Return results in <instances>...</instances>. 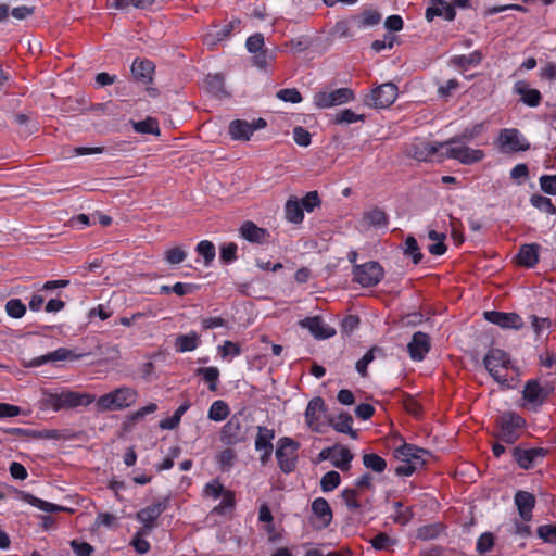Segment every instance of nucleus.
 <instances>
[{
  "label": "nucleus",
  "mask_w": 556,
  "mask_h": 556,
  "mask_svg": "<svg viewBox=\"0 0 556 556\" xmlns=\"http://www.w3.org/2000/svg\"><path fill=\"white\" fill-rule=\"evenodd\" d=\"M538 535L544 542L556 544V526L544 525L538 528Z\"/></svg>",
  "instance_id": "69168bd1"
},
{
  "label": "nucleus",
  "mask_w": 556,
  "mask_h": 556,
  "mask_svg": "<svg viewBox=\"0 0 556 556\" xmlns=\"http://www.w3.org/2000/svg\"><path fill=\"white\" fill-rule=\"evenodd\" d=\"M304 328H307L309 332L317 339H327L334 334V330L325 326L319 317H307L301 321Z\"/></svg>",
  "instance_id": "bb28decb"
},
{
  "label": "nucleus",
  "mask_w": 556,
  "mask_h": 556,
  "mask_svg": "<svg viewBox=\"0 0 556 556\" xmlns=\"http://www.w3.org/2000/svg\"><path fill=\"white\" fill-rule=\"evenodd\" d=\"M404 245V254L410 257L415 265L419 264L424 255L420 252L417 240L413 236H408L405 239Z\"/></svg>",
  "instance_id": "49530a36"
},
{
  "label": "nucleus",
  "mask_w": 556,
  "mask_h": 556,
  "mask_svg": "<svg viewBox=\"0 0 556 556\" xmlns=\"http://www.w3.org/2000/svg\"><path fill=\"white\" fill-rule=\"evenodd\" d=\"M197 376H201L207 383L208 390L215 392L217 390V383L219 378V369L217 367H200L195 370Z\"/></svg>",
  "instance_id": "4c0bfd02"
},
{
  "label": "nucleus",
  "mask_w": 556,
  "mask_h": 556,
  "mask_svg": "<svg viewBox=\"0 0 556 556\" xmlns=\"http://www.w3.org/2000/svg\"><path fill=\"white\" fill-rule=\"evenodd\" d=\"M363 465L376 473H381L387 468V462L375 453H365L362 457Z\"/></svg>",
  "instance_id": "79ce46f5"
},
{
  "label": "nucleus",
  "mask_w": 556,
  "mask_h": 556,
  "mask_svg": "<svg viewBox=\"0 0 556 556\" xmlns=\"http://www.w3.org/2000/svg\"><path fill=\"white\" fill-rule=\"evenodd\" d=\"M484 318L489 323L500 326L503 329H520L523 326L521 317L516 313H504L497 311L484 312Z\"/></svg>",
  "instance_id": "f3484780"
},
{
  "label": "nucleus",
  "mask_w": 556,
  "mask_h": 556,
  "mask_svg": "<svg viewBox=\"0 0 556 556\" xmlns=\"http://www.w3.org/2000/svg\"><path fill=\"white\" fill-rule=\"evenodd\" d=\"M245 47L250 53L260 52L263 48H265L264 35L261 33L253 34L247 39Z\"/></svg>",
  "instance_id": "6e6d98bb"
},
{
  "label": "nucleus",
  "mask_w": 556,
  "mask_h": 556,
  "mask_svg": "<svg viewBox=\"0 0 556 556\" xmlns=\"http://www.w3.org/2000/svg\"><path fill=\"white\" fill-rule=\"evenodd\" d=\"M134 129L139 134L160 135L157 121L152 117L134 123Z\"/></svg>",
  "instance_id": "09e8293b"
},
{
  "label": "nucleus",
  "mask_w": 556,
  "mask_h": 556,
  "mask_svg": "<svg viewBox=\"0 0 556 556\" xmlns=\"http://www.w3.org/2000/svg\"><path fill=\"white\" fill-rule=\"evenodd\" d=\"M531 204L543 212L555 214L556 207L552 203V200L541 194H533L530 199Z\"/></svg>",
  "instance_id": "603ef678"
},
{
  "label": "nucleus",
  "mask_w": 556,
  "mask_h": 556,
  "mask_svg": "<svg viewBox=\"0 0 556 556\" xmlns=\"http://www.w3.org/2000/svg\"><path fill=\"white\" fill-rule=\"evenodd\" d=\"M359 491L354 488L344 489L341 492V497L350 511H358L362 508V504L358 501Z\"/></svg>",
  "instance_id": "a18cd8bd"
},
{
  "label": "nucleus",
  "mask_w": 556,
  "mask_h": 556,
  "mask_svg": "<svg viewBox=\"0 0 556 556\" xmlns=\"http://www.w3.org/2000/svg\"><path fill=\"white\" fill-rule=\"evenodd\" d=\"M483 364L490 376L502 387L510 388L507 379V371L514 367L510 355L502 349L491 348L484 358Z\"/></svg>",
  "instance_id": "f03ea898"
},
{
  "label": "nucleus",
  "mask_w": 556,
  "mask_h": 556,
  "mask_svg": "<svg viewBox=\"0 0 556 556\" xmlns=\"http://www.w3.org/2000/svg\"><path fill=\"white\" fill-rule=\"evenodd\" d=\"M446 147V142L421 143L415 147L414 157L418 161H429L441 149Z\"/></svg>",
  "instance_id": "72a5a7b5"
},
{
  "label": "nucleus",
  "mask_w": 556,
  "mask_h": 556,
  "mask_svg": "<svg viewBox=\"0 0 556 556\" xmlns=\"http://www.w3.org/2000/svg\"><path fill=\"white\" fill-rule=\"evenodd\" d=\"M21 500L46 513L71 511L64 506L43 501L27 492H21Z\"/></svg>",
  "instance_id": "c85d7f7f"
},
{
  "label": "nucleus",
  "mask_w": 556,
  "mask_h": 556,
  "mask_svg": "<svg viewBox=\"0 0 556 556\" xmlns=\"http://www.w3.org/2000/svg\"><path fill=\"white\" fill-rule=\"evenodd\" d=\"M299 447L300 444L291 438L283 437L278 440L276 458L282 472L290 473L295 470Z\"/></svg>",
  "instance_id": "423d86ee"
},
{
  "label": "nucleus",
  "mask_w": 556,
  "mask_h": 556,
  "mask_svg": "<svg viewBox=\"0 0 556 556\" xmlns=\"http://www.w3.org/2000/svg\"><path fill=\"white\" fill-rule=\"evenodd\" d=\"M312 511L319 520V528L328 527L332 521V510L324 497H318L312 503Z\"/></svg>",
  "instance_id": "a878e982"
},
{
  "label": "nucleus",
  "mask_w": 556,
  "mask_h": 556,
  "mask_svg": "<svg viewBox=\"0 0 556 556\" xmlns=\"http://www.w3.org/2000/svg\"><path fill=\"white\" fill-rule=\"evenodd\" d=\"M200 344V337L197 332L192 331L188 334H179L175 339V350L178 353L194 351Z\"/></svg>",
  "instance_id": "2f4dec72"
},
{
  "label": "nucleus",
  "mask_w": 556,
  "mask_h": 556,
  "mask_svg": "<svg viewBox=\"0 0 556 556\" xmlns=\"http://www.w3.org/2000/svg\"><path fill=\"white\" fill-rule=\"evenodd\" d=\"M341 482V477L338 471L331 470L326 472L320 479V489L323 492H330L334 490Z\"/></svg>",
  "instance_id": "3c124183"
},
{
  "label": "nucleus",
  "mask_w": 556,
  "mask_h": 556,
  "mask_svg": "<svg viewBox=\"0 0 556 556\" xmlns=\"http://www.w3.org/2000/svg\"><path fill=\"white\" fill-rule=\"evenodd\" d=\"M5 312L12 318H22L26 313V306L20 299H11L5 303Z\"/></svg>",
  "instance_id": "864d4df0"
},
{
  "label": "nucleus",
  "mask_w": 556,
  "mask_h": 556,
  "mask_svg": "<svg viewBox=\"0 0 556 556\" xmlns=\"http://www.w3.org/2000/svg\"><path fill=\"white\" fill-rule=\"evenodd\" d=\"M482 53L479 50L471 52L468 55H455L451 63L460 71H467L470 66H477L482 61Z\"/></svg>",
  "instance_id": "f704fd0d"
},
{
  "label": "nucleus",
  "mask_w": 556,
  "mask_h": 556,
  "mask_svg": "<svg viewBox=\"0 0 556 556\" xmlns=\"http://www.w3.org/2000/svg\"><path fill=\"white\" fill-rule=\"evenodd\" d=\"M381 21V14L375 10H367L361 14V25L364 27L375 26Z\"/></svg>",
  "instance_id": "0e129e2a"
},
{
  "label": "nucleus",
  "mask_w": 556,
  "mask_h": 556,
  "mask_svg": "<svg viewBox=\"0 0 556 556\" xmlns=\"http://www.w3.org/2000/svg\"><path fill=\"white\" fill-rule=\"evenodd\" d=\"M353 281L362 287H375L384 276L382 266L376 262L370 261L364 264L354 265L352 268Z\"/></svg>",
  "instance_id": "0eeeda50"
},
{
  "label": "nucleus",
  "mask_w": 556,
  "mask_h": 556,
  "mask_svg": "<svg viewBox=\"0 0 556 556\" xmlns=\"http://www.w3.org/2000/svg\"><path fill=\"white\" fill-rule=\"evenodd\" d=\"M482 129H483V124H476L471 127H467L464 129V131L460 135L455 136V137L448 139L447 141H445L446 146L469 142L472 139H475L476 137H478L482 132Z\"/></svg>",
  "instance_id": "ea45409f"
},
{
  "label": "nucleus",
  "mask_w": 556,
  "mask_h": 556,
  "mask_svg": "<svg viewBox=\"0 0 556 556\" xmlns=\"http://www.w3.org/2000/svg\"><path fill=\"white\" fill-rule=\"evenodd\" d=\"M515 504L518 508L519 515L523 521H529L532 518V510L535 505V497L527 491H518L515 494Z\"/></svg>",
  "instance_id": "5701e85b"
},
{
  "label": "nucleus",
  "mask_w": 556,
  "mask_h": 556,
  "mask_svg": "<svg viewBox=\"0 0 556 556\" xmlns=\"http://www.w3.org/2000/svg\"><path fill=\"white\" fill-rule=\"evenodd\" d=\"M364 220L369 226H372L375 228H382L388 226L389 218L383 210L379 207H374L364 213Z\"/></svg>",
  "instance_id": "e433bc0d"
},
{
  "label": "nucleus",
  "mask_w": 556,
  "mask_h": 556,
  "mask_svg": "<svg viewBox=\"0 0 556 556\" xmlns=\"http://www.w3.org/2000/svg\"><path fill=\"white\" fill-rule=\"evenodd\" d=\"M354 91L342 87L334 90H321L314 94V105L318 109H328L345 104L354 100Z\"/></svg>",
  "instance_id": "1a4fd4ad"
},
{
  "label": "nucleus",
  "mask_w": 556,
  "mask_h": 556,
  "mask_svg": "<svg viewBox=\"0 0 556 556\" xmlns=\"http://www.w3.org/2000/svg\"><path fill=\"white\" fill-rule=\"evenodd\" d=\"M277 97L280 100L290 103H300L302 101V96L295 88L281 89L277 92Z\"/></svg>",
  "instance_id": "680f3d73"
},
{
  "label": "nucleus",
  "mask_w": 556,
  "mask_h": 556,
  "mask_svg": "<svg viewBox=\"0 0 556 556\" xmlns=\"http://www.w3.org/2000/svg\"><path fill=\"white\" fill-rule=\"evenodd\" d=\"M71 547L76 556H91L93 553V546L87 542H78L73 540L71 542Z\"/></svg>",
  "instance_id": "774afa93"
},
{
  "label": "nucleus",
  "mask_w": 556,
  "mask_h": 556,
  "mask_svg": "<svg viewBox=\"0 0 556 556\" xmlns=\"http://www.w3.org/2000/svg\"><path fill=\"white\" fill-rule=\"evenodd\" d=\"M393 456L401 463H408L422 468L427 463L430 452L417 445L403 443L393 451Z\"/></svg>",
  "instance_id": "4468645a"
},
{
  "label": "nucleus",
  "mask_w": 556,
  "mask_h": 556,
  "mask_svg": "<svg viewBox=\"0 0 556 556\" xmlns=\"http://www.w3.org/2000/svg\"><path fill=\"white\" fill-rule=\"evenodd\" d=\"M371 546L377 551H387L394 541L384 532H380L370 540Z\"/></svg>",
  "instance_id": "13d9d810"
},
{
  "label": "nucleus",
  "mask_w": 556,
  "mask_h": 556,
  "mask_svg": "<svg viewBox=\"0 0 556 556\" xmlns=\"http://www.w3.org/2000/svg\"><path fill=\"white\" fill-rule=\"evenodd\" d=\"M365 116L356 114L350 109H345L336 115V123L338 124H352L358 121H364Z\"/></svg>",
  "instance_id": "bf43d9fd"
},
{
  "label": "nucleus",
  "mask_w": 556,
  "mask_h": 556,
  "mask_svg": "<svg viewBox=\"0 0 556 556\" xmlns=\"http://www.w3.org/2000/svg\"><path fill=\"white\" fill-rule=\"evenodd\" d=\"M230 414L228 404L225 401L217 400L212 403L207 417L213 421H223Z\"/></svg>",
  "instance_id": "a19ab883"
},
{
  "label": "nucleus",
  "mask_w": 556,
  "mask_h": 556,
  "mask_svg": "<svg viewBox=\"0 0 556 556\" xmlns=\"http://www.w3.org/2000/svg\"><path fill=\"white\" fill-rule=\"evenodd\" d=\"M443 156L447 159L457 160L459 163L470 165L481 161L484 157V152L480 149H472L463 143L447 144Z\"/></svg>",
  "instance_id": "9b49d317"
},
{
  "label": "nucleus",
  "mask_w": 556,
  "mask_h": 556,
  "mask_svg": "<svg viewBox=\"0 0 556 556\" xmlns=\"http://www.w3.org/2000/svg\"><path fill=\"white\" fill-rule=\"evenodd\" d=\"M301 205L307 212H313L315 207H318L321 203L317 191H309L301 200Z\"/></svg>",
  "instance_id": "e2e57ef3"
},
{
  "label": "nucleus",
  "mask_w": 556,
  "mask_h": 556,
  "mask_svg": "<svg viewBox=\"0 0 556 556\" xmlns=\"http://www.w3.org/2000/svg\"><path fill=\"white\" fill-rule=\"evenodd\" d=\"M235 493L232 491H226L223 495L222 502L215 506L212 510L216 515H225L235 508Z\"/></svg>",
  "instance_id": "8fccbe9b"
},
{
  "label": "nucleus",
  "mask_w": 556,
  "mask_h": 556,
  "mask_svg": "<svg viewBox=\"0 0 556 556\" xmlns=\"http://www.w3.org/2000/svg\"><path fill=\"white\" fill-rule=\"evenodd\" d=\"M154 68L151 61L136 59L131 65V73L137 80L149 84L152 81Z\"/></svg>",
  "instance_id": "cd10ccee"
},
{
  "label": "nucleus",
  "mask_w": 556,
  "mask_h": 556,
  "mask_svg": "<svg viewBox=\"0 0 556 556\" xmlns=\"http://www.w3.org/2000/svg\"><path fill=\"white\" fill-rule=\"evenodd\" d=\"M228 131L233 140L247 141L253 135L251 124L243 119H235L230 122Z\"/></svg>",
  "instance_id": "7c9ffc66"
},
{
  "label": "nucleus",
  "mask_w": 556,
  "mask_h": 556,
  "mask_svg": "<svg viewBox=\"0 0 556 556\" xmlns=\"http://www.w3.org/2000/svg\"><path fill=\"white\" fill-rule=\"evenodd\" d=\"M539 249L536 243L522 244L517 254L518 264L528 268L534 267L539 262Z\"/></svg>",
  "instance_id": "393cba45"
},
{
  "label": "nucleus",
  "mask_w": 556,
  "mask_h": 556,
  "mask_svg": "<svg viewBox=\"0 0 556 556\" xmlns=\"http://www.w3.org/2000/svg\"><path fill=\"white\" fill-rule=\"evenodd\" d=\"M555 391L552 381L541 382L539 379L528 380L522 390V397L528 403L541 406Z\"/></svg>",
  "instance_id": "9d476101"
},
{
  "label": "nucleus",
  "mask_w": 556,
  "mask_h": 556,
  "mask_svg": "<svg viewBox=\"0 0 556 556\" xmlns=\"http://www.w3.org/2000/svg\"><path fill=\"white\" fill-rule=\"evenodd\" d=\"M303 206L296 197H290L285 205L286 218L290 223L300 224L304 218Z\"/></svg>",
  "instance_id": "473e14b6"
},
{
  "label": "nucleus",
  "mask_w": 556,
  "mask_h": 556,
  "mask_svg": "<svg viewBox=\"0 0 556 556\" xmlns=\"http://www.w3.org/2000/svg\"><path fill=\"white\" fill-rule=\"evenodd\" d=\"M497 147L503 153H515L528 151L530 149L529 141L522 136L517 128L501 129L496 139Z\"/></svg>",
  "instance_id": "6e6552de"
},
{
  "label": "nucleus",
  "mask_w": 556,
  "mask_h": 556,
  "mask_svg": "<svg viewBox=\"0 0 556 556\" xmlns=\"http://www.w3.org/2000/svg\"><path fill=\"white\" fill-rule=\"evenodd\" d=\"M544 456L543 448H528L515 447L513 450L514 460L523 469H529L533 466L536 457Z\"/></svg>",
  "instance_id": "b1692460"
},
{
  "label": "nucleus",
  "mask_w": 556,
  "mask_h": 556,
  "mask_svg": "<svg viewBox=\"0 0 556 556\" xmlns=\"http://www.w3.org/2000/svg\"><path fill=\"white\" fill-rule=\"evenodd\" d=\"M443 530L444 526L441 522L426 525L417 529L416 538L422 541L434 540Z\"/></svg>",
  "instance_id": "37998d69"
},
{
  "label": "nucleus",
  "mask_w": 556,
  "mask_h": 556,
  "mask_svg": "<svg viewBox=\"0 0 556 556\" xmlns=\"http://www.w3.org/2000/svg\"><path fill=\"white\" fill-rule=\"evenodd\" d=\"M432 4L426 10V18L431 22L434 16H442L446 21H453L456 16L454 7L444 0H431Z\"/></svg>",
  "instance_id": "4be33fe9"
},
{
  "label": "nucleus",
  "mask_w": 556,
  "mask_h": 556,
  "mask_svg": "<svg viewBox=\"0 0 556 556\" xmlns=\"http://www.w3.org/2000/svg\"><path fill=\"white\" fill-rule=\"evenodd\" d=\"M330 426L340 433L349 434L352 439H356L357 433L353 430V418L349 413H341L337 417L329 419Z\"/></svg>",
  "instance_id": "c756f323"
},
{
  "label": "nucleus",
  "mask_w": 556,
  "mask_h": 556,
  "mask_svg": "<svg viewBox=\"0 0 556 556\" xmlns=\"http://www.w3.org/2000/svg\"><path fill=\"white\" fill-rule=\"evenodd\" d=\"M187 257V253L179 247L172 248L165 252V260L170 265H178Z\"/></svg>",
  "instance_id": "4d7b16f0"
},
{
  "label": "nucleus",
  "mask_w": 556,
  "mask_h": 556,
  "mask_svg": "<svg viewBox=\"0 0 556 556\" xmlns=\"http://www.w3.org/2000/svg\"><path fill=\"white\" fill-rule=\"evenodd\" d=\"M431 349L430 336L422 331L413 334L410 342L407 344V351L410 358L415 362H421Z\"/></svg>",
  "instance_id": "dca6fc26"
},
{
  "label": "nucleus",
  "mask_w": 556,
  "mask_h": 556,
  "mask_svg": "<svg viewBox=\"0 0 556 556\" xmlns=\"http://www.w3.org/2000/svg\"><path fill=\"white\" fill-rule=\"evenodd\" d=\"M249 425L244 412L232 415L220 430V441L227 445L243 443L248 439Z\"/></svg>",
  "instance_id": "20e7f679"
},
{
  "label": "nucleus",
  "mask_w": 556,
  "mask_h": 556,
  "mask_svg": "<svg viewBox=\"0 0 556 556\" xmlns=\"http://www.w3.org/2000/svg\"><path fill=\"white\" fill-rule=\"evenodd\" d=\"M138 399L136 389L123 386L105 393L97 399L96 406L98 412L123 410L132 406Z\"/></svg>",
  "instance_id": "7ed1b4c3"
},
{
  "label": "nucleus",
  "mask_w": 556,
  "mask_h": 556,
  "mask_svg": "<svg viewBox=\"0 0 556 556\" xmlns=\"http://www.w3.org/2000/svg\"><path fill=\"white\" fill-rule=\"evenodd\" d=\"M240 235L249 242L264 244L269 240V231L265 228L258 227L251 220H245L240 227Z\"/></svg>",
  "instance_id": "6ab92c4d"
},
{
  "label": "nucleus",
  "mask_w": 556,
  "mask_h": 556,
  "mask_svg": "<svg viewBox=\"0 0 556 556\" xmlns=\"http://www.w3.org/2000/svg\"><path fill=\"white\" fill-rule=\"evenodd\" d=\"M168 497H164L152 505H149L142 509H140L136 518L139 522L143 525V528L140 529V533H151L155 528L156 519L162 515V513L168 506Z\"/></svg>",
  "instance_id": "f8f14e48"
},
{
  "label": "nucleus",
  "mask_w": 556,
  "mask_h": 556,
  "mask_svg": "<svg viewBox=\"0 0 556 556\" xmlns=\"http://www.w3.org/2000/svg\"><path fill=\"white\" fill-rule=\"evenodd\" d=\"M514 92L519 94L521 102L530 108H536L541 104V92L538 89L530 88L526 80L516 81Z\"/></svg>",
  "instance_id": "aec40b11"
},
{
  "label": "nucleus",
  "mask_w": 556,
  "mask_h": 556,
  "mask_svg": "<svg viewBox=\"0 0 556 556\" xmlns=\"http://www.w3.org/2000/svg\"><path fill=\"white\" fill-rule=\"evenodd\" d=\"M353 459V454L348 447L336 448L333 455L331 457V464L342 470L348 471L351 468V462Z\"/></svg>",
  "instance_id": "c9c22d12"
},
{
  "label": "nucleus",
  "mask_w": 556,
  "mask_h": 556,
  "mask_svg": "<svg viewBox=\"0 0 556 556\" xmlns=\"http://www.w3.org/2000/svg\"><path fill=\"white\" fill-rule=\"evenodd\" d=\"M494 546V536L490 532L482 533L477 541V551L480 554L490 552Z\"/></svg>",
  "instance_id": "052dcab7"
},
{
  "label": "nucleus",
  "mask_w": 556,
  "mask_h": 556,
  "mask_svg": "<svg viewBox=\"0 0 556 556\" xmlns=\"http://www.w3.org/2000/svg\"><path fill=\"white\" fill-rule=\"evenodd\" d=\"M205 87L210 93L217 98L226 96L224 78L219 74L207 75L205 78Z\"/></svg>",
  "instance_id": "58836bf2"
},
{
  "label": "nucleus",
  "mask_w": 556,
  "mask_h": 556,
  "mask_svg": "<svg viewBox=\"0 0 556 556\" xmlns=\"http://www.w3.org/2000/svg\"><path fill=\"white\" fill-rule=\"evenodd\" d=\"M379 351L378 348H372L365 353V355L356 362L355 368L362 377L367 376V367L375 359V353Z\"/></svg>",
  "instance_id": "5fc2aeb1"
},
{
  "label": "nucleus",
  "mask_w": 556,
  "mask_h": 556,
  "mask_svg": "<svg viewBox=\"0 0 556 556\" xmlns=\"http://www.w3.org/2000/svg\"><path fill=\"white\" fill-rule=\"evenodd\" d=\"M253 65L260 70H266L276 59V51L263 48L260 52L252 53Z\"/></svg>",
  "instance_id": "c03bdc74"
},
{
  "label": "nucleus",
  "mask_w": 556,
  "mask_h": 556,
  "mask_svg": "<svg viewBox=\"0 0 556 556\" xmlns=\"http://www.w3.org/2000/svg\"><path fill=\"white\" fill-rule=\"evenodd\" d=\"M274 438L275 431L273 429H268L264 426L257 427L255 450L262 452L260 460L263 465H265L271 457L274 448L271 441L274 440Z\"/></svg>",
  "instance_id": "a211bd4d"
},
{
  "label": "nucleus",
  "mask_w": 556,
  "mask_h": 556,
  "mask_svg": "<svg viewBox=\"0 0 556 556\" xmlns=\"http://www.w3.org/2000/svg\"><path fill=\"white\" fill-rule=\"evenodd\" d=\"M396 98V85H394L393 83H386L375 88L371 91V94L366 98L365 103L377 109H384L392 105Z\"/></svg>",
  "instance_id": "ddd939ff"
},
{
  "label": "nucleus",
  "mask_w": 556,
  "mask_h": 556,
  "mask_svg": "<svg viewBox=\"0 0 556 556\" xmlns=\"http://www.w3.org/2000/svg\"><path fill=\"white\" fill-rule=\"evenodd\" d=\"M525 424V419L518 414L513 412L503 413L496 418L498 431L495 437L504 443L513 444L519 439Z\"/></svg>",
  "instance_id": "39448f33"
},
{
  "label": "nucleus",
  "mask_w": 556,
  "mask_h": 556,
  "mask_svg": "<svg viewBox=\"0 0 556 556\" xmlns=\"http://www.w3.org/2000/svg\"><path fill=\"white\" fill-rule=\"evenodd\" d=\"M327 412V406L323 397L312 399L305 410V421L312 431L321 432L320 418Z\"/></svg>",
  "instance_id": "2eb2a0df"
},
{
  "label": "nucleus",
  "mask_w": 556,
  "mask_h": 556,
  "mask_svg": "<svg viewBox=\"0 0 556 556\" xmlns=\"http://www.w3.org/2000/svg\"><path fill=\"white\" fill-rule=\"evenodd\" d=\"M83 356H84L83 354H77L74 351L68 350L66 348H59L58 350H55L53 352H50L46 355L34 358L30 362V365L37 367V366L47 364L49 362L67 361V359L77 361V359L81 358Z\"/></svg>",
  "instance_id": "412c9836"
},
{
  "label": "nucleus",
  "mask_w": 556,
  "mask_h": 556,
  "mask_svg": "<svg viewBox=\"0 0 556 556\" xmlns=\"http://www.w3.org/2000/svg\"><path fill=\"white\" fill-rule=\"evenodd\" d=\"M197 253L203 257L204 264L210 266L216 255L215 245L208 240H202L197 244Z\"/></svg>",
  "instance_id": "de8ad7c7"
},
{
  "label": "nucleus",
  "mask_w": 556,
  "mask_h": 556,
  "mask_svg": "<svg viewBox=\"0 0 556 556\" xmlns=\"http://www.w3.org/2000/svg\"><path fill=\"white\" fill-rule=\"evenodd\" d=\"M39 408L42 410L52 409L53 412L74 409L79 406H88L96 401L93 394L87 392L74 391L71 389H42Z\"/></svg>",
  "instance_id": "f257e3e1"
},
{
  "label": "nucleus",
  "mask_w": 556,
  "mask_h": 556,
  "mask_svg": "<svg viewBox=\"0 0 556 556\" xmlns=\"http://www.w3.org/2000/svg\"><path fill=\"white\" fill-rule=\"evenodd\" d=\"M540 187L543 192L556 195V175H543L540 177Z\"/></svg>",
  "instance_id": "338daca9"
}]
</instances>
